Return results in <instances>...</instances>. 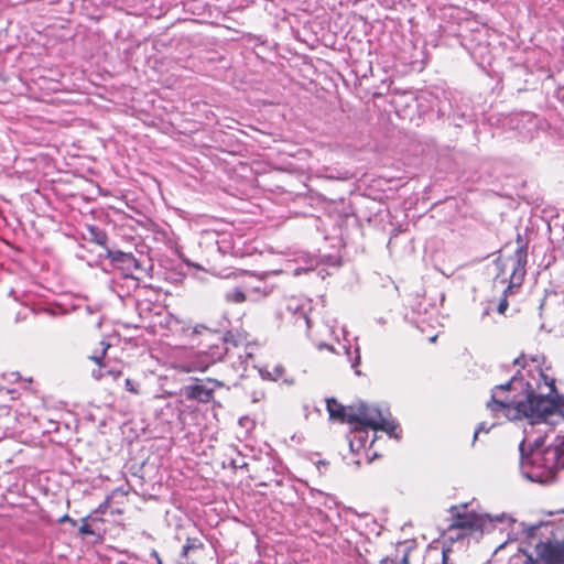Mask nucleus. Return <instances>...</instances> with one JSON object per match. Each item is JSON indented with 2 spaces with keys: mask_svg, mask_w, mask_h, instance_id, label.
Returning <instances> with one entry per match:
<instances>
[{
  "mask_svg": "<svg viewBox=\"0 0 564 564\" xmlns=\"http://www.w3.org/2000/svg\"><path fill=\"white\" fill-rule=\"evenodd\" d=\"M536 393L532 405H529V420L532 424L545 422L551 415L557 413L564 419V397L558 394L555 380L540 372L536 383Z\"/></svg>",
  "mask_w": 564,
  "mask_h": 564,
  "instance_id": "obj_1",
  "label": "nucleus"
},
{
  "mask_svg": "<svg viewBox=\"0 0 564 564\" xmlns=\"http://www.w3.org/2000/svg\"><path fill=\"white\" fill-rule=\"evenodd\" d=\"M513 380H510L503 384L495 386L491 390V398L486 403L487 409L491 415L496 419L505 417L510 421L527 419L529 415V405H532L536 387L532 388L528 383L525 400L514 402L508 397H502L503 392L510 391L512 388Z\"/></svg>",
  "mask_w": 564,
  "mask_h": 564,
  "instance_id": "obj_2",
  "label": "nucleus"
},
{
  "mask_svg": "<svg viewBox=\"0 0 564 564\" xmlns=\"http://www.w3.org/2000/svg\"><path fill=\"white\" fill-rule=\"evenodd\" d=\"M544 530L549 535L534 544L533 552L523 551L524 564H564V533L561 525L547 523Z\"/></svg>",
  "mask_w": 564,
  "mask_h": 564,
  "instance_id": "obj_3",
  "label": "nucleus"
},
{
  "mask_svg": "<svg viewBox=\"0 0 564 564\" xmlns=\"http://www.w3.org/2000/svg\"><path fill=\"white\" fill-rule=\"evenodd\" d=\"M531 463L533 466L543 467L549 473H553L558 467H564V438H560L555 444L547 446L543 451H534L530 457L522 462L523 466Z\"/></svg>",
  "mask_w": 564,
  "mask_h": 564,
  "instance_id": "obj_4",
  "label": "nucleus"
},
{
  "mask_svg": "<svg viewBox=\"0 0 564 564\" xmlns=\"http://www.w3.org/2000/svg\"><path fill=\"white\" fill-rule=\"evenodd\" d=\"M349 425L354 431L360 432L366 429H378L382 426V413L372 405L366 403H356L350 405Z\"/></svg>",
  "mask_w": 564,
  "mask_h": 564,
  "instance_id": "obj_5",
  "label": "nucleus"
},
{
  "mask_svg": "<svg viewBox=\"0 0 564 564\" xmlns=\"http://www.w3.org/2000/svg\"><path fill=\"white\" fill-rule=\"evenodd\" d=\"M480 525V519L474 511L456 512L453 514L447 530H463L466 532L474 531Z\"/></svg>",
  "mask_w": 564,
  "mask_h": 564,
  "instance_id": "obj_6",
  "label": "nucleus"
},
{
  "mask_svg": "<svg viewBox=\"0 0 564 564\" xmlns=\"http://www.w3.org/2000/svg\"><path fill=\"white\" fill-rule=\"evenodd\" d=\"M110 348V344L105 339L98 341L97 347H95L91 352L87 356L89 360H91L97 369H93L91 376L96 380H101L105 377V368L106 362L105 358L107 356V351Z\"/></svg>",
  "mask_w": 564,
  "mask_h": 564,
  "instance_id": "obj_7",
  "label": "nucleus"
},
{
  "mask_svg": "<svg viewBox=\"0 0 564 564\" xmlns=\"http://www.w3.org/2000/svg\"><path fill=\"white\" fill-rule=\"evenodd\" d=\"M517 242L519 243V247L514 251L516 263L512 269L511 280L521 283L525 275V265L528 262V245L522 243V236L520 234L517 235Z\"/></svg>",
  "mask_w": 564,
  "mask_h": 564,
  "instance_id": "obj_8",
  "label": "nucleus"
},
{
  "mask_svg": "<svg viewBox=\"0 0 564 564\" xmlns=\"http://www.w3.org/2000/svg\"><path fill=\"white\" fill-rule=\"evenodd\" d=\"M326 409L330 420L349 424L350 405L345 406L335 398H328L326 400Z\"/></svg>",
  "mask_w": 564,
  "mask_h": 564,
  "instance_id": "obj_9",
  "label": "nucleus"
},
{
  "mask_svg": "<svg viewBox=\"0 0 564 564\" xmlns=\"http://www.w3.org/2000/svg\"><path fill=\"white\" fill-rule=\"evenodd\" d=\"M204 543L198 538H187L183 546L182 555L186 558L188 564H197L200 554L204 551Z\"/></svg>",
  "mask_w": 564,
  "mask_h": 564,
  "instance_id": "obj_10",
  "label": "nucleus"
},
{
  "mask_svg": "<svg viewBox=\"0 0 564 564\" xmlns=\"http://www.w3.org/2000/svg\"><path fill=\"white\" fill-rule=\"evenodd\" d=\"M185 395L189 400L208 403L214 398V390L204 384L187 386L185 388Z\"/></svg>",
  "mask_w": 564,
  "mask_h": 564,
  "instance_id": "obj_11",
  "label": "nucleus"
},
{
  "mask_svg": "<svg viewBox=\"0 0 564 564\" xmlns=\"http://www.w3.org/2000/svg\"><path fill=\"white\" fill-rule=\"evenodd\" d=\"M449 553L451 549L429 546L424 555V564H452Z\"/></svg>",
  "mask_w": 564,
  "mask_h": 564,
  "instance_id": "obj_12",
  "label": "nucleus"
},
{
  "mask_svg": "<svg viewBox=\"0 0 564 564\" xmlns=\"http://www.w3.org/2000/svg\"><path fill=\"white\" fill-rule=\"evenodd\" d=\"M86 239L90 242H94L100 247H106L107 245V241H108V237H107V234L96 227V226H87V236H86Z\"/></svg>",
  "mask_w": 564,
  "mask_h": 564,
  "instance_id": "obj_13",
  "label": "nucleus"
},
{
  "mask_svg": "<svg viewBox=\"0 0 564 564\" xmlns=\"http://www.w3.org/2000/svg\"><path fill=\"white\" fill-rule=\"evenodd\" d=\"M225 297L227 302L235 304L243 303L247 300L245 292L240 289H235L230 292H227Z\"/></svg>",
  "mask_w": 564,
  "mask_h": 564,
  "instance_id": "obj_14",
  "label": "nucleus"
},
{
  "mask_svg": "<svg viewBox=\"0 0 564 564\" xmlns=\"http://www.w3.org/2000/svg\"><path fill=\"white\" fill-rule=\"evenodd\" d=\"M112 260L121 261V262H128L129 264H132L135 269L139 268V261L131 253H126V252H122V251H117L112 256Z\"/></svg>",
  "mask_w": 564,
  "mask_h": 564,
  "instance_id": "obj_15",
  "label": "nucleus"
},
{
  "mask_svg": "<svg viewBox=\"0 0 564 564\" xmlns=\"http://www.w3.org/2000/svg\"><path fill=\"white\" fill-rule=\"evenodd\" d=\"M382 426L383 427L373 429V431H384L390 436L398 437V435L395 434L398 426L393 422H389L382 416Z\"/></svg>",
  "mask_w": 564,
  "mask_h": 564,
  "instance_id": "obj_16",
  "label": "nucleus"
},
{
  "mask_svg": "<svg viewBox=\"0 0 564 564\" xmlns=\"http://www.w3.org/2000/svg\"><path fill=\"white\" fill-rule=\"evenodd\" d=\"M510 289V286H508V289L505 291V295L500 300L499 304H498V313L499 314H505L506 311L508 310V306H509V302H508V299H507V291Z\"/></svg>",
  "mask_w": 564,
  "mask_h": 564,
  "instance_id": "obj_17",
  "label": "nucleus"
},
{
  "mask_svg": "<svg viewBox=\"0 0 564 564\" xmlns=\"http://www.w3.org/2000/svg\"><path fill=\"white\" fill-rule=\"evenodd\" d=\"M124 386H126V389L132 393V394H139L140 393V390L138 388V386L131 380V379H126L124 381Z\"/></svg>",
  "mask_w": 564,
  "mask_h": 564,
  "instance_id": "obj_18",
  "label": "nucleus"
},
{
  "mask_svg": "<svg viewBox=\"0 0 564 564\" xmlns=\"http://www.w3.org/2000/svg\"><path fill=\"white\" fill-rule=\"evenodd\" d=\"M111 508V497H107L105 499V501L99 505V507L97 508V512L99 513H106L108 511V509Z\"/></svg>",
  "mask_w": 564,
  "mask_h": 564,
  "instance_id": "obj_19",
  "label": "nucleus"
},
{
  "mask_svg": "<svg viewBox=\"0 0 564 564\" xmlns=\"http://www.w3.org/2000/svg\"><path fill=\"white\" fill-rule=\"evenodd\" d=\"M79 533L83 534V535H93L94 531H93L91 527L88 523L84 522L79 527Z\"/></svg>",
  "mask_w": 564,
  "mask_h": 564,
  "instance_id": "obj_20",
  "label": "nucleus"
},
{
  "mask_svg": "<svg viewBox=\"0 0 564 564\" xmlns=\"http://www.w3.org/2000/svg\"><path fill=\"white\" fill-rule=\"evenodd\" d=\"M58 522L59 523L69 522L73 525L76 524V521L74 519H72L68 514H64L62 518H59Z\"/></svg>",
  "mask_w": 564,
  "mask_h": 564,
  "instance_id": "obj_21",
  "label": "nucleus"
},
{
  "mask_svg": "<svg viewBox=\"0 0 564 564\" xmlns=\"http://www.w3.org/2000/svg\"><path fill=\"white\" fill-rule=\"evenodd\" d=\"M106 375H110V376H112L115 379H117V378L121 377L122 371H121V370H107V371L105 370V376H106Z\"/></svg>",
  "mask_w": 564,
  "mask_h": 564,
  "instance_id": "obj_22",
  "label": "nucleus"
},
{
  "mask_svg": "<svg viewBox=\"0 0 564 564\" xmlns=\"http://www.w3.org/2000/svg\"><path fill=\"white\" fill-rule=\"evenodd\" d=\"M110 513L111 514H122L123 513V509H119V508L111 509Z\"/></svg>",
  "mask_w": 564,
  "mask_h": 564,
  "instance_id": "obj_23",
  "label": "nucleus"
},
{
  "mask_svg": "<svg viewBox=\"0 0 564 564\" xmlns=\"http://www.w3.org/2000/svg\"><path fill=\"white\" fill-rule=\"evenodd\" d=\"M400 564H410V562H409V555H408V554H405V555L402 557V560H401V563H400Z\"/></svg>",
  "mask_w": 564,
  "mask_h": 564,
  "instance_id": "obj_24",
  "label": "nucleus"
},
{
  "mask_svg": "<svg viewBox=\"0 0 564 564\" xmlns=\"http://www.w3.org/2000/svg\"><path fill=\"white\" fill-rule=\"evenodd\" d=\"M436 338H437V336H433V337H431V338H430V340H431L432 343H434V341L436 340Z\"/></svg>",
  "mask_w": 564,
  "mask_h": 564,
  "instance_id": "obj_25",
  "label": "nucleus"
},
{
  "mask_svg": "<svg viewBox=\"0 0 564 564\" xmlns=\"http://www.w3.org/2000/svg\"><path fill=\"white\" fill-rule=\"evenodd\" d=\"M388 561H389L388 558H383V560H382V563H383V564H387V563H388Z\"/></svg>",
  "mask_w": 564,
  "mask_h": 564,
  "instance_id": "obj_26",
  "label": "nucleus"
},
{
  "mask_svg": "<svg viewBox=\"0 0 564 564\" xmlns=\"http://www.w3.org/2000/svg\"><path fill=\"white\" fill-rule=\"evenodd\" d=\"M159 564H162V562H161V561H159Z\"/></svg>",
  "mask_w": 564,
  "mask_h": 564,
  "instance_id": "obj_27",
  "label": "nucleus"
}]
</instances>
